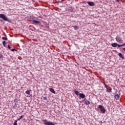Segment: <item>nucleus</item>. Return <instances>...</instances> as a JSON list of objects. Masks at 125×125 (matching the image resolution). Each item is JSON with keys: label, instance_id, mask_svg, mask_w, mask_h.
Instances as JSON below:
<instances>
[{"label": "nucleus", "instance_id": "nucleus-18", "mask_svg": "<svg viewBox=\"0 0 125 125\" xmlns=\"http://www.w3.org/2000/svg\"><path fill=\"white\" fill-rule=\"evenodd\" d=\"M2 39L4 40V41H7V38L6 37H2Z\"/></svg>", "mask_w": 125, "mask_h": 125}, {"label": "nucleus", "instance_id": "nucleus-2", "mask_svg": "<svg viewBox=\"0 0 125 125\" xmlns=\"http://www.w3.org/2000/svg\"><path fill=\"white\" fill-rule=\"evenodd\" d=\"M116 41L119 43H123V42H124V41L122 39V38L119 36L116 37Z\"/></svg>", "mask_w": 125, "mask_h": 125}, {"label": "nucleus", "instance_id": "nucleus-9", "mask_svg": "<svg viewBox=\"0 0 125 125\" xmlns=\"http://www.w3.org/2000/svg\"><path fill=\"white\" fill-rule=\"evenodd\" d=\"M87 3L90 6H94V3L93 2H88Z\"/></svg>", "mask_w": 125, "mask_h": 125}, {"label": "nucleus", "instance_id": "nucleus-10", "mask_svg": "<svg viewBox=\"0 0 125 125\" xmlns=\"http://www.w3.org/2000/svg\"><path fill=\"white\" fill-rule=\"evenodd\" d=\"M79 96L80 97H81V98H84V97H85V95L83 93H80L79 94Z\"/></svg>", "mask_w": 125, "mask_h": 125}, {"label": "nucleus", "instance_id": "nucleus-12", "mask_svg": "<svg viewBox=\"0 0 125 125\" xmlns=\"http://www.w3.org/2000/svg\"><path fill=\"white\" fill-rule=\"evenodd\" d=\"M50 91L52 92V93H54V94H55L56 93V92L55 91L54 89H53V88H50Z\"/></svg>", "mask_w": 125, "mask_h": 125}, {"label": "nucleus", "instance_id": "nucleus-7", "mask_svg": "<svg viewBox=\"0 0 125 125\" xmlns=\"http://www.w3.org/2000/svg\"><path fill=\"white\" fill-rule=\"evenodd\" d=\"M33 24H34V25H38V24H39V23H40V21H36V20H33Z\"/></svg>", "mask_w": 125, "mask_h": 125}, {"label": "nucleus", "instance_id": "nucleus-17", "mask_svg": "<svg viewBox=\"0 0 125 125\" xmlns=\"http://www.w3.org/2000/svg\"><path fill=\"white\" fill-rule=\"evenodd\" d=\"M75 94H76V95H79V91H74Z\"/></svg>", "mask_w": 125, "mask_h": 125}, {"label": "nucleus", "instance_id": "nucleus-14", "mask_svg": "<svg viewBox=\"0 0 125 125\" xmlns=\"http://www.w3.org/2000/svg\"><path fill=\"white\" fill-rule=\"evenodd\" d=\"M125 45V43L123 44H122V45H120V44H117V46H118V47H121V46H124Z\"/></svg>", "mask_w": 125, "mask_h": 125}, {"label": "nucleus", "instance_id": "nucleus-16", "mask_svg": "<svg viewBox=\"0 0 125 125\" xmlns=\"http://www.w3.org/2000/svg\"><path fill=\"white\" fill-rule=\"evenodd\" d=\"M73 28H74V30H78L79 29V27L76 25L73 26Z\"/></svg>", "mask_w": 125, "mask_h": 125}, {"label": "nucleus", "instance_id": "nucleus-5", "mask_svg": "<svg viewBox=\"0 0 125 125\" xmlns=\"http://www.w3.org/2000/svg\"><path fill=\"white\" fill-rule=\"evenodd\" d=\"M83 102L85 104V105H89L90 104V102L89 101H87L86 98H85L83 100Z\"/></svg>", "mask_w": 125, "mask_h": 125}, {"label": "nucleus", "instance_id": "nucleus-26", "mask_svg": "<svg viewBox=\"0 0 125 125\" xmlns=\"http://www.w3.org/2000/svg\"><path fill=\"white\" fill-rule=\"evenodd\" d=\"M11 50V51H15V49H12Z\"/></svg>", "mask_w": 125, "mask_h": 125}, {"label": "nucleus", "instance_id": "nucleus-15", "mask_svg": "<svg viewBox=\"0 0 125 125\" xmlns=\"http://www.w3.org/2000/svg\"><path fill=\"white\" fill-rule=\"evenodd\" d=\"M25 93L28 95H30V94H31V92H30L29 90H27L25 92Z\"/></svg>", "mask_w": 125, "mask_h": 125}, {"label": "nucleus", "instance_id": "nucleus-27", "mask_svg": "<svg viewBox=\"0 0 125 125\" xmlns=\"http://www.w3.org/2000/svg\"><path fill=\"white\" fill-rule=\"evenodd\" d=\"M116 0V1H117V2H119V1H120V0Z\"/></svg>", "mask_w": 125, "mask_h": 125}, {"label": "nucleus", "instance_id": "nucleus-20", "mask_svg": "<svg viewBox=\"0 0 125 125\" xmlns=\"http://www.w3.org/2000/svg\"><path fill=\"white\" fill-rule=\"evenodd\" d=\"M2 44H3V46L5 47V41L2 42Z\"/></svg>", "mask_w": 125, "mask_h": 125}, {"label": "nucleus", "instance_id": "nucleus-22", "mask_svg": "<svg viewBox=\"0 0 125 125\" xmlns=\"http://www.w3.org/2000/svg\"><path fill=\"white\" fill-rule=\"evenodd\" d=\"M43 100H47V98H46V97H43Z\"/></svg>", "mask_w": 125, "mask_h": 125}, {"label": "nucleus", "instance_id": "nucleus-25", "mask_svg": "<svg viewBox=\"0 0 125 125\" xmlns=\"http://www.w3.org/2000/svg\"><path fill=\"white\" fill-rule=\"evenodd\" d=\"M30 27L32 28V29H35V28L33 26H30Z\"/></svg>", "mask_w": 125, "mask_h": 125}, {"label": "nucleus", "instance_id": "nucleus-19", "mask_svg": "<svg viewBox=\"0 0 125 125\" xmlns=\"http://www.w3.org/2000/svg\"><path fill=\"white\" fill-rule=\"evenodd\" d=\"M112 91L111 89H109L108 88L106 89V92H111Z\"/></svg>", "mask_w": 125, "mask_h": 125}, {"label": "nucleus", "instance_id": "nucleus-13", "mask_svg": "<svg viewBox=\"0 0 125 125\" xmlns=\"http://www.w3.org/2000/svg\"><path fill=\"white\" fill-rule=\"evenodd\" d=\"M25 115H21L20 116V117L17 120V121H20V120H21V119H23V118H24Z\"/></svg>", "mask_w": 125, "mask_h": 125}, {"label": "nucleus", "instance_id": "nucleus-8", "mask_svg": "<svg viewBox=\"0 0 125 125\" xmlns=\"http://www.w3.org/2000/svg\"><path fill=\"white\" fill-rule=\"evenodd\" d=\"M119 56L120 57V58H122L123 59H125V57L124 56V55L122 54V53H119L118 54Z\"/></svg>", "mask_w": 125, "mask_h": 125}, {"label": "nucleus", "instance_id": "nucleus-23", "mask_svg": "<svg viewBox=\"0 0 125 125\" xmlns=\"http://www.w3.org/2000/svg\"><path fill=\"white\" fill-rule=\"evenodd\" d=\"M3 57V55L2 54H0V58H2Z\"/></svg>", "mask_w": 125, "mask_h": 125}, {"label": "nucleus", "instance_id": "nucleus-6", "mask_svg": "<svg viewBox=\"0 0 125 125\" xmlns=\"http://www.w3.org/2000/svg\"><path fill=\"white\" fill-rule=\"evenodd\" d=\"M120 95H121L120 94L115 93L114 95L115 99H116V100H119V99H120Z\"/></svg>", "mask_w": 125, "mask_h": 125}, {"label": "nucleus", "instance_id": "nucleus-21", "mask_svg": "<svg viewBox=\"0 0 125 125\" xmlns=\"http://www.w3.org/2000/svg\"><path fill=\"white\" fill-rule=\"evenodd\" d=\"M14 102H16V103H17V102H18V100L17 99H15L14 100Z\"/></svg>", "mask_w": 125, "mask_h": 125}, {"label": "nucleus", "instance_id": "nucleus-11", "mask_svg": "<svg viewBox=\"0 0 125 125\" xmlns=\"http://www.w3.org/2000/svg\"><path fill=\"white\" fill-rule=\"evenodd\" d=\"M111 46H112V47H117L118 46V43H113L111 44Z\"/></svg>", "mask_w": 125, "mask_h": 125}, {"label": "nucleus", "instance_id": "nucleus-28", "mask_svg": "<svg viewBox=\"0 0 125 125\" xmlns=\"http://www.w3.org/2000/svg\"><path fill=\"white\" fill-rule=\"evenodd\" d=\"M123 50H124V51H125V48H123Z\"/></svg>", "mask_w": 125, "mask_h": 125}, {"label": "nucleus", "instance_id": "nucleus-24", "mask_svg": "<svg viewBox=\"0 0 125 125\" xmlns=\"http://www.w3.org/2000/svg\"><path fill=\"white\" fill-rule=\"evenodd\" d=\"M8 48L9 49H10L11 48V47H10V45H8Z\"/></svg>", "mask_w": 125, "mask_h": 125}, {"label": "nucleus", "instance_id": "nucleus-3", "mask_svg": "<svg viewBox=\"0 0 125 125\" xmlns=\"http://www.w3.org/2000/svg\"><path fill=\"white\" fill-rule=\"evenodd\" d=\"M0 18H1L2 19H3L4 21H7V20H8V19H7V17H6L5 15H4V14H0Z\"/></svg>", "mask_w": 125, "mask_h": 125}, {"label": "nucleus", "instance_id": "nucleus-4", "mask_svg": "<svg viewBox=\"0 0 125 125\" xmlns=\"http://www.w3.org/2000/svg\"><path fill=\"white\" fill-rule=\"evenodd\" d=\"M98 108L100 109L102 113H105V108H104V106H103V105H99Z\"/></svg>", "mask_w": 125, "mask_h": 125}, {"label": "nucleus", "instance_id": "nucleus-1", "mask_svg": "<svg viewBox=\"0 0 125 125\" xmlns=\"http://www.w3.org/2000/svg\"><path fill=\"white\" fill-rule=\"evenodd\" d=\"M42 121L43 122V125H55V124H54L53 123V122H50L49 121H47V120H46V119L42 120Z\"/></svg>", "mask_w": 125, "mask_h": 125}]
</instances>
